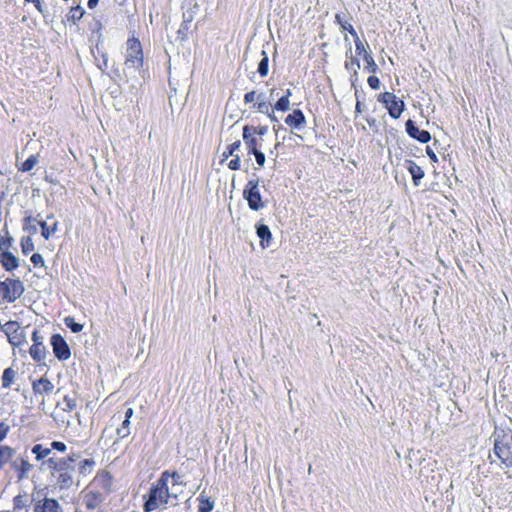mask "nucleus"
<instances>
[{"mask_svg": "<svg viewBox=\"0 0 512 512\" xmlns=\"http://www.w3.org/2000/svg\"><path fill=\"white\" fill-rule=\"evenodd\" d=\"M80 458L79 454L71 453L67 457H50L43 465H47L51 475L56 478L60 489H68L73 485L75 462Z\"/></svg>", "mask_w": 512, "mask_h": 512, "instance_id": "obj_1", "label": "nucleus"}, {"mask_svg": "<svg viewBox=\"0 0 512 512\" xmlns=\"http://www.w3.org/2000/svg\"><path fill=\"white\" fill-rule=\"evenodd\" d=\"M170 474L164 471L156 484L151 488L149 497L144 504L145 512H150L158 508L160 505L167 504L169 498L168 480Z\"/></svg>", "mask_w": 512, "mask_h": 512, "instance_id": "obj_2", "label": "nucleus"}, {"mask_svg": "<svg viewBox=\"0 0 512 512\" xmlns=\"http://www.w3.org/2000/svg\"><path fill=\"white\" fill-rule=\"evenodd\" d=\"M494 437V454L507 467H512V431H496Z\"/></svg>", "mask_w": 512, "mask_h": 512, "instance_id": "obj_3", "label": "nucleus"}, {"mask_svg": "<svg viewBox=\"0 0 512 512\" xmlns=\"http://www.w3.org/2000/svg\"><path fill=\"white\" fill-rule=\"evenodd\" d=\"M124 64L125 72L129 74H133L142 67L143 51L138 39L129 38L127 40L126 59Z\"/></svg>", "mask_w": 512, "mask_h": 512, "instance_id": "obj_4", "label": "nucleus"}, {"mask_svg": "<svg viewBox=\"0 0 512 512\" xmlns=\"http://www.w3.org/2000/svg\"><path fill=\"white\" fill-rule=\"evenodd\" d=\"M243 197L251 210L258 211L265 207L259 191V179H251L246 184Z\"/></svg>", "mask_w": 512, "mask_h": 512, "instance_id": "obj_5", "label": "nucleus"}, {"mask_svg": "<svg viewBox=\"0 0 512 512\" xmlns=\"http://www.w3.org/2000/svg\"><path fill=\"white\" fill-rule=\"evenodd\" d=\"M24 293V285L20 279H6L0 284V295L3 299L12 303L19 299Z\"/></svg>", "mask_w": 512, "mask_h": 512, "instance_id": "obj_6", "label": "nucleus"}, {"mask_svg": "<svg viewBox=\"0 0 512 512\" xmlns=\"http://www.w3.org/2000/svg\"><path fill=\"white\" fill-rule=\"evenodd\" d=\"M378 101L385 105L389 115L394 119H398L404 111V102L397 100L394 93L384 92L378 96Z\"/></svg>", "mask_w": 512, "mask_h": 512, "instance_id": "obj_7", "label": "nucleus"}, {"mask_svg": "<svg viewBox=\"0 0 512 512\" xmlns=\"http://www.w3.org/2000/svg\"><path fill=\"white\" fill-rule=\"evenodd\" d=\"M51 345L53 353L57 359H59L60 361H64L70 358V348L65 339L61 335L54 334L51 337Z\"/></svg>", "mask_w": 512, "mask_h": 512, "instance_id": "obj_8", "label": "nucleus"}, {"mask_svg": "<svg viewBox=\"0 0 512 512\" xmlns=\"http://www.w3.org/2000/svg\"><path fill=\"white\" fill-rule=\"evenodd\" d=\"M243 140L248 152H257L259 140L257 138V128L246 125L243 127Z\"/></svg>", "mask_w": 512, "mask_h": 512, "instance_id": "obj_9", "label": "nucleus"}, {"mask_svg": "<svg viewBox=\"0 0 512 512\" xmlns=\"http://www.w3.org/2000/svg\"><path fill=\"white\" fill-rule=\"evenodd\" d=\"M34 512H64L62 506L54 498L45 497L34 504Z\"/></svg>", "mask_w": 512, "mask_h": 512, "instance_id": "obj_10", "label": "nucleus"}, {"mask_svg": "<svg viewBox=\"0 0 512 512\" xmlns=\"http://www.w3.org/2000/svg\"><path fill=\"white\" fill-rule=\"evenodd\" d=\"M3 331L7 335L9 342L13 345H19L21 342V328L17 321H8L3 326Z\"/></svg>", "mask_w": 512, "mask_h": 512, "instance_id": "obj_11", "label": "nucleus"}, {"mask_svg": "<svg viewBox=\"0 0 512 512\" xmlns=\"http://www.w3.org/2000/svg\"><path fill=\"white\" fill-rule=\"evenodd\" d=\"M405 126L407 134L419 142L427 143L431 140V134L426 130H420L411 119L406 122Z\"/></svg>", "mask_w": 512, "mask_h": 512, "instance_id": "obj_12", "label": "nucleus"}, {"mask_svg": "<svg viewBox=\"0 0 512 512\" xmlns=\"http://www.w3.org/2000/svg\"><path fill=\"white\" fill-rule=\"evenodd\" d=\"M285 123L296 130H302L305 127L306 118L300 109H294L293 112L285 118Z\"/></svg>", "mask_w": 512, "mask_h": 512, "instance_id": "obj_13", "label": "nucleus"}, {"mask_svg": "<svg viewBox=\"0 0 512 512\" xmlns=\"http://www.w3.org/2000/svg\"><path fill=\"white\" fill-rule=\"evenodd\" d=\"M32 388L35 394L43 395L51 393L54 389V385L49 379L41 377L33 382Z\"/></svg>", "mask_w": 512, "mask_h": 512, "instance_id": "obj_14", "label": "nucleus"}, {"mask_svg": "<svg viewBox=\"0 0 512 512\" xmlns=\"http://www.w3.org/2000/svg\"><path fill=\"white\" fill-rule=\"evenodd\" d=\"M12 467L18 471V480L24 479L31 470L32 465L26 459H17L13 461Z\"/></svg>", "mask_w": 512, "mask_h": 512, "instance_id": "obj_15", "label": "nucleus"}, {"mask_svg": "<svg viewBox=\"0 0 512 512\" xmlns=\"http://www.w3.org/2000/svg\"><path fill=\"white\" fill-rule=\"evenodd\" d=\"M407 169L410 172L414 185L418 186L420 180L424 177L422 168L413 161H407Z\"/></svg>", "mask_w": 512, "mask_h": 512, "instance_id": "obj_16", "label": "nucleus"}, {"mask_svg": "<svg viewBox=\"0 0 512 512\" xmlns=\"http://www.w3.org/2000/svg\"><path fill=\"white\" fill-rule=\"evenodd\" d=\"M1 264L7 271H12L18 267V259L10 252L4 251L1 254Z\"/></svg>", "mask_w": 512, "mask_h": 512, "instance_id": "obj_17", "label": "nucleus"}, {"mask_svg": "<svg viewBox=\"0 0 512 512\" xmlns=\"http://www.w3.org/2000/svg\"><path fill=\"white\" fill-rule=\"evenodd\" d=\"M257 235L261 239V245L266 247L269 245V241L271 239V231L269 227L265 224H259L256 227Z\"/></svg>", "mask_w": 512, "mask_h": 512, "instance_id": "obj_18", "label": "nucleus"}, {"mask_svg": "<svg viewBox=\"0 0 512 512\" xmlns=\"http://www.w3.org/2000/svg\"><path fill=\"white\" fill-rule=\"evenodd\" d=\"M58 407H61L63 411H73L77 407V399L75 395H65L63 400L58 403Z\"/></svg>", "mask_w": 512, "mask_h": 512, "instance_id": "obj_19", "label": "nucleus"}, {"mask_svg": "<svg viewBox=\"0 0 512 512\" xmlns=\"http://www.w3.org/2000/svg\"><path fill=\"white\" fill-rule=\"evenodd\" d=\"M291 94V90L288 89L285 95L278 99L274 108L278 111H288L290 109L289 97L291 96Z\"/></svg>", "mask_w": 512, "mask_h": 512, "instance_id": "obj_20", "label": "nucleus"}, {"mask_svg": "<svg viewBox=\"0 0 512 512\" xmlns=\"http://www.w3.org/2000/svg\"><path fill=\"white\" fill-rule=\"evenodd\" d=\"M41 227V234L47 240L51 235L55 234L58 228V223L54 222L52 225H48L45 221H39Z\"/></svg>", "mask_w": 512, "mask_h": 512, "instance_id": "obj_21", "label": "nucleus"}, {"mask_svg": "<svg viewBox=\"0 0 512 512\" xmlns=\"http://www.w3.org/2000/svg\"><path fill=\"white\" fill-rule=\"evenodd\" d=\"M345 68L351 72H353L351 79L358 76V70L360 69V62L358 59L354 58L352 55L348 57L345 61Z\"/></svg>", "mask_w": 512, "mask_h": 512, "instance_id": "obj_22", "label": "nucleus"}, {"mask_svg": "<svg viewBox=\"0 0 512 512\" xmlns=\"http://www.w3.org/2000/svg\"><path fill=\"white\" fill-rule=\"evenodd\" d=\"M16 377V371L9 367L6 368L2 375V387L3 388H9Z\"/></svg>", "mask_w": 512, "mask_h": 512, "instance_id": "obj_23", "label": "nucleus"}, {"mask_svg": "<svg viewBox=\"0 0 512 512\" xmlns=\"http://www.w3.org/2000/svg\"><path fill=\"white\" fill-rule=\"evenodd\" d=\"M51 447H44L41 444H36L32 448V453L35 455V458L39 461L46 457H48L51 453Z\"/></svg>", "mask_w": 512, "mask_h": 512, "instance_id": "obj_24", "label": "nucleus"}, {"mask_svg": "<svg viewBox=\"0 0 512 512\" xmlns=\"http://www.w3.org/2000/svg\"><path fill=\"white\" fill-rule=\"evenodd\" d=\"M15 454V450L9 446H0V467L10 461Z\"/></svg>", "mask_w": 512, "mask_h": 512, "instance_id": "obj_25", "label": "nucleus"}, {"mask_svg": "<svg viewBox=\"0 0 512 512\" xmlns=\"http://www.w3.org/2000/svg\"><path fill=\"white\" fill-rule=\"evenodd\" d=\"M39 162V156L37 154L30 155L29 158L24 161L19 168L22 172L31 171Z\"/></svg>", "mask_w": 512, "mask_h": 512, "instance_id": "obj_26", "label": "nucleus"}, {"mask_svg": "<svg viewBox=\"0 0 512 512\" xmlns=\"http://www.w3.org/2000/svg\"><path fill=\"white\" fill-rule=\"evenodd\" d=\"M30 355L36 361H41L45 357V347L43 345H32Z\"/></svg>", "mask_w": 512, "mask_h": 512, "instance_id": "obj_27", "label": "nucleus"}, {"mask_svg": "<svg viewBox=\"0 0 512 512\" xmlns=\"http://www.w3.org/2000/svg\"><path fill=\"white\" fill-rule=\"evenodd\" d=\"M95 461L93 459H84L79 463V473L86 475L92 472Z\"/></svg>", "mask_w": 512, "mask_h": 512, "instance_id": "obj_28", "label": "nucleus"}, {"mask_svg": "<svg viewBox=\"0 0 512 512\" xmlns=\"http://www.w3.org/2000/svg\"><path fill=\"white\" fill-rule=\"evenodd\" d=\"M263 58L260 60L258 64V73L261 77H265L268 74V63L269 58L267 53L263 50L262 51Z\"/></svg>", "mask_w": 512, "mask_h": 512, "instance_id": "obj_29", "label": "nucleus"}, {"mask_svg": "<svg viewBox=\"0 0 512 512\" xmlns=\"http://www.w3.org/2000/svg\"><path fill=\"white\" fill-rule=\"evenodd\" d=\"M84 9L81 6L72 7L68 14V20H71L73 23L80 20L83 17Z\"/></svg>", "mask_w": 512, "mask_h": 512, "instance_id": "obj_30", "label": "nucleus"}, {"mask_svg": "<svg viewBox=\"0 0 512 512\" xmlns=\"http://www.w3.org/2000/svg\"><path fill=\"white\" fill-rule=\"evenodd\" d=\"M363 59L366 62L365 69L368 70L371 73H376L377 70H378V66L375 63V61H374L373 57L371 56V54L368 53V52H365V54L363 56Z\"/></svg>", "mask_w": 512, "mask_h": 512, "instance_id": "obj_31", "label": "nucleus"}, {"mask_svg": "<svg viewBox=\"0 0 512 512\" xmlns=\"http://www.w3.org/2000/svg\"><path fill=\"white\" fill-rule=\"evenodd\" d=\"M64 323L73 333H78L83 329V325L75 322L74 318L70 316L64 319Z\"/></svg>", "mask_w": 512, "mask_h": 512, "instance_id": "obj_32", "label": "nucleus"}, {"mask_svg": "<svg viewBox=\"0 0 512 512\" xmlns=\"http://www.w3.org/2000/svg\"><path fill=\"white\" fill-rule=\"evenodd\" d=\"M189 30H190V24L182 22V24L180 25V27L177 31V38L182 42L187 40Z\"/></svg>", "mask_w": 512, "mask_h": 512, "instance_id": "obj_33", "label": "nucleus"}, {"mask_svg": "<svg viewBox=\"0 0 512 512\" xmlns=\"http://www.w3.org/2000/svg\"><path fill=\"white\" fill-rule=\"evenodd\" d=\"M130 434V421L124 420L121 427L117 429V435L119 439H124Z\"/></svg>", "mask_w": 512, "mask_h": 512, "instance_id": "obj_34", "label": "nucleus"}, {"mask_svg": "<svg viewBox=\"0 0 512 512\" xmlns=\"http://www.w3.org/2000/svg\"><path fill=\"white\" fill-rule=\"evenodd\" d=\"M22 252L27 255L34 250V243L31 237H25L21 240Z\"/></svg>", "mask_w": 512, "mask_h": 512, "instance_id": "obj_35", "label": "nucleus"}, {"mask_svg": "<svg viewBox=\"0 0 512 512\" xmlns=\"http://www.w3.org/2000/svg\"><path fill=\"white\" fill-rule=\"evenodd\" d=\"M241 142L239 140L233 142L228 146V150L223 153V158L227 159L229 156L235 157V152L239 150Z\"/></svg>", "mask_w": 512, "mask_h": 512, "instance_id": "obj_36", "label": "nucleus"}, {"mask_svg": "<svg viewBox=\"0 0 512 512\" xmlns=\"http://www.w3.org/2000/svg\"><path fill=\"white\" fill-rule=\"evenodd\" d=\"M199 9V6L196 4L193 8L186 10L183 12V22L190 24L194 20L195 12Z\"/></svg>", "mask_w": 512, "mask_h": 512, "instance_id": "obj_37", "label": "nucleus"}, {"mask_svg": "<svg viewBox=\"0 0 512 512\" xmlns=\"http://www.w3.org/2000/svg\"><path fill=\"white\" fill-rule=\"evenodd\" d=\"M213 508H214V501H212L210 499H205V500L201 501L198 511L199 512H211L213 510Z\"/></svg>", "mask_w": 512, "mask_h": 512, "instance_id": "obj_38", "label": "nucleus"}, {"mask_svg": "<svg viewBox=\"0 0 512 512\" xmlns=\"http://www.w3.org/2000/svg\"><path fill=\"white\" fill-rule=\"evenodd\" d=\"M31 262L34 264L35 267H43L44 266V259L42 257L41 254L39 253H34L32 256H31Z\"/></svg>", "mask_w": 512, "mask_h": 512, "instance_id": "obj_39", "label": "nucleus"}, {"mask_svg": "<svg viewBox=\"0 0 512 512\" xmlns=\"http://www.w3.org/2000/svg\"><path fill=\"white\" fill-rule=\"evenodd\" d=\"M266 115L269 117V119H270L272 122H274V123H275V125L273 126V129H274V131L277 133V132L282 128V126L279 124V120H278V118L275 116L274 111H273V110H270V111H269V114H266Z\"/></svg>", "mask_w": 512, "mask_h": 512, "instance_id": "obj_40", "label": "nucleus"}, {"mask_svg": "<svg viewBox=\"0 0 512 512\" xmlns=\"http://www.w3.org/2000/svg\"><path fill=\"white\" fill-rule=\"evenodd\" d=\"M251 153L255 156L257 164L260 167H263L265 165V162H266V158H265L264 153L262 151H260V150H257V152H251Z\"/></svg>", "mask_w": 512, "mask_h": 512, "instance_id": "obj_41", "label": "nucleus"}, {"mask_svg": "<svg viewBox=\"0 0 512 512\" xmlns=\"http://www.w3.org/2000/svg\"><path fill=\"white\" fill-rule=\"evenodd\" d=\"M53 449L64 453L67 450V446L65 443H63L61 441H53L51 443V450H53Z\"/></svg>", "mask_w": 512, "mask_h": 512, "instance_id": "obj_42", "label": "nucleus"}, {"mask_svg": "<svg viewBox=\"0 0 512 512\" xmlns=\"http://www.w3.org/2000/svg\"><path fill=\"white\" fill-rule=\"evenodd\" d=\"M367 82L372 89L377 90L380 88V80L376 76H369Z\"/></svg>", "mask_w": 512, "mask_h": 512, "instance_id": "obj_43", "label": "nucleus"}, {"mask_svg": "<svg viewBox=\"0 0 512 512\" xmlns=\"http://www.w3.org/2000/svg\"><path fill=\"white\" fill-rule=\"evenodd\" d=\"M355 49L358 55H361L362 53L365 54V52H367L365 50L364 44L362 43L358 36L355 37Z\"/></svg>", "mask_w": 512, "mask_h": 512, "instance_id": "obj_44", "label": "nucleus"}, {"mask_svg": "<svg viewBox=\"0 0 512 512\" xmlns=\"http://www.w3.org/2000/svg\"><path fill=\"white\" fill-rule=\"evenodd\" d=\"M228 167L231 170H238L240 168V156L235 155V157L228 163Z\"/></svg>", "mask_w": 512, "mask_h": 512, "instance_id": "obj_45", "label": "nucleus"}, {"mask_svg": "<svg viewBox=\"0 0 512 512\" xmlns=\"http://www.w3.org/2000/svg\"><path fill=\"white\" fill-rule=\"evenodd\" d=\"M257 109H258V112L263 113V114H269V111H270V107H269L268 103L265 101L259 102L257 104Z\"/></svg>", "mask_w": 512, "mask_h": 512, "instance_id": "obj_46", "label": "nucleus"}, {"mask_svg": "<svg viewBox=\"0 0 512 512\" xmlns=\"http://www.w3.org/2000/svg\"><path fill=\"white\" fill-rule=\"evenodd\" d=\"M11 245V240L0 235V251L2 253Z\"/></svg>", "mask_w": 512, "mask_h": 512, "instance_id": "obj_47", "label": "nucleus"}, {"mask_svg": "<svg viewBox=\"0 0 512 512\" xmlns=\"http://www.w3.org/2000/svg\"><path fill=\"white\" fill-rule=\"evenodd\" d=\"M33 345H43V337L35 330L32 334Z\"/></svg>", "mask_w": 512, "mask_h": 512, "instance_id": "obj_48", "label": "nucleus"}, {"mask_svg": "<svg viewBox=\"0 0 512 512\" xmlns=\"http://www.w3.org/2000/svg\"><path fill=\"white\" fill-rule=\"evenodd\" d=\"M10 427L5 423H0V441H2L8 434Z\"/></svg>", "mask_w": 512, "mask_h": 512, "instance_id": "obj_49", "label": "nucleus"}, {"mask_svg": "<svg viewBox=\"0 0 512 512\" xmlns=\"http://www.w3.org/2000/svg\"><path fill=\"white\" fill-rule=\"evenodd\" d=\"M256 99V92L250 91L244 95V102L246 104L254 102Z\"/></svg>", "mask_w": 512, "mask_h": 512, "instance_id": "obj_50", "label": "nucleus"}, {"mask_svg": "<svg viewBox=\"0 0 512 512\" xmlns=\"http://www.w3.org/2000/svg\"><path fill=\"white\" fill-rule=\"evenodd\" d=\"M24 507V503L22 500V496L18 495L14 498V508L15 509H21Z\"/></svg>", "mask_w": 512, "mask_h": 512, "instance_id": "obj_51", "label": "nucleus"}, {"mask_svg": "<svg viewBox=\"0 0 512 512\" xmlns=\"http://www.w3.org/2000/svg\"><path fill=\"white\" fill-rule=\"evenodd\" d=\"M343 29L347 30L354 38L357 37V33L353 26L349 23H345L342 25Z\"/></svg>", "mask_w": 512, "mask_h": 512, "instance_id": "obj_52", "label": "nucleus"}, {"mask_svg": "<svg viewBox=\"0 0 512 512\" xmlns=\"http://www.w3.org/2000/svg\"><path fill=\"white\" fill-rule=\"evenodd\" d=\"M268 132V127L267 126H261L257 129V135L260 136V140H262V136H264L265 134H267Z\"/></svg>", "mask_w": 512, "mask_h": 512, "instance_id": "obj_53", "label": "nucleus"}, {"mask_svg": "<svg viewBox=\"0 0 512 512\" xmlns=\"http://www.w3.org/2000/svg\"><path fill=\"white\" fill-rule=\"evenodd\" d=\"M364 108H365V105L362 102L357 101V103L355 105L356 112L361 113V112H363Z\"/></svg>", "mask_w": 512, "mask_h": 512, "instance_id": "obj_54", "label": "nucleus"}, {"mask_svg": "<svg viewBox=\"0 0 512 512\" xmlns=\"http://www.w3.org/2000/svg\"><path fill=\"white\" fill-rule=\"evenodd\" d=\"M170 477H172V479H173L175 484H181L182 483L181 480H180L181 476L178 473L174 472L172 475H170Z\"/></svg>", "mask_w": 512, "mask_h": 512, "instance_id": "obj_55", "label": "nucleus"}, {"mask_svg": "<svg viewBox=\"0 0 512 512\" xmlns=\"http://www.w3.org/2000/svg\"><path fill=\"white\" fill-rule=\"evenodd\" d=\"M26 2L35 4L38 11L42 12L41 4L39 0H25Z\"/></svg>", "mask_w": 512, "mask_h": 512, "instance_id": "obj_56", "label": "nucleus"}, {"mask_svg": "<svg viewBox=\"0 0 512 512\" xmlns=\"http://www.w3.org/2000/svg\"><path fill=\"white\" fill-rule=\"evenodd\" d=\"M426 152L431 160L436 161V155L430 147H427Z\"/></svg>", "mask_w": 512, "mask_h": 512, "instance_id": "obj_57", "label": "nucleus"}, {"mask_svg": "<svg viewBox=\"0 0 512 512\" xmlns=\"http://www.w3.org/2000/svg\"><path fill=\"white\" fill-rule=\"evenodd\" d=\"M134 410L132 408H128L125 412V420H129L133 416Z\"/></svg>", "mask_w": 512, "mask_h": 512, "instance_id": "obj_58", "label": "nucleus"}, {"mask_svg": "<svg viewBox=\"0 0 512 512\" xmlns=\"http://www.w3.org/2000/svg\"><path fill=\"white\" fill-rule=\"evenodd\" d=\"M98 2L99 0H88L87 5L90 9H93L97 6Z\"/></svg>", "mask_w": 512, "mask_h": 512, "instance_id": "obj_59", "label": "nucleus"}, {"mask_svg": "<svg viewBox=\"0 0 512 512\" xmlns=\"http://www.w3.org/2000/svg\"><path fill=\"white\" fill-rule=\"evenodd\" d=\"M44 179H45V181H47V182H49L51 184H56L57 183L52 177H50L48 175H46Z\"/></svg>", "mask_w": 512, "mask_h": 512, "instance_id": "obj_60", "label": "nucleus"}, {"mask_svg": "<svg viewBox=\"0 0 512 512\" xmlns=\"http://www.w3.org/2000/svg\"><path fill=\"white\" fill-rule=\"evenodd\" d=\"M205 499H209V498H208V497H205V496H204V492H202V493L200 494L199 500H200V502H201L202 500H205Z\"/></svg>", "mask_w": 512, "mask_h": 512, "instance_id": "obj_61", "label": "nucleus"}, {"mask_svg": "<svg viewBox=\"0 0 512 512\" xmlns=\"http://www.w3.org/2000/svg\"><path fill=\"white\" fill-rule=\"evenodd\" d=\"M274 92H275V89H272L271 92H270L271 97L275 96Z\"/></svg>", "mask_w": 512, "mask_h": 512, "instance_id": "obj_62", "label": "nucleus"}, {"mask_svg": "<svg viewBox=\"0 0 512 512\" xmlns=\"http://www.w3.org/2000/svg\"><path fill=\"white\" fill-rule=\"evenodd\" d=\"M31 220H32V217H31V216H29V217H27V218H26V221H31Z\"/></svg>", "mask_w": 512, "mask_h": 512, "instance_id": "obj_63", "label": "nucleus"}, {"mask_svg": "<svg viewBox=\"0 0 512 512\" xmlns=\"http://www.w3.org/2000/svg\"><path fill=\"white\" fill-rule=\"evenodd\" d=\"M279 145H280V143H276L275 144V149H277Z\"/></svg>", "mask_w": 512, "mask_h": 512, "instance_id": "obj_64", "label": "nucleus"}]
</instances>
